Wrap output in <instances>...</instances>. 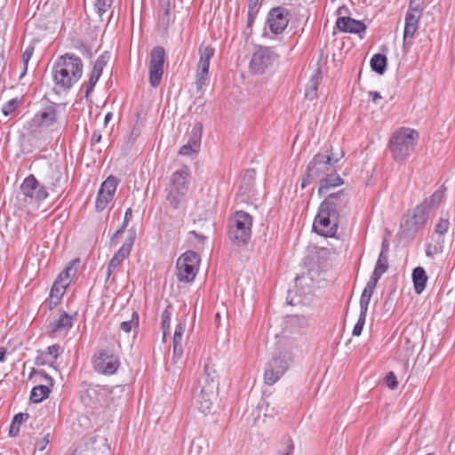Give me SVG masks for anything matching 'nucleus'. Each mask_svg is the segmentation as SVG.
<instances>
[{"mask_svg":"<svg viewBox=\"0 0 455 455\" xmlns=\"http://www.w3.org/2000/svg\"><path fill=\"white\" fill-rule=\"evenodd\" d=\"M22 194L36 201H44L48 197V192L44 185H41L33 174L24 179L20 185Z\"/></svg>","mask_w":455,"mask_h":455,"instance_id":"nucleus-15","label":"nucleus"},{"mask_svg":"<svg viewBox=\"0 0 455 455\" xmlns=\"http://www.w3.org/2000/svg\"><path fill=\"white\" fill-rule=\"evenodd\" d=\"M294 452V443L291 439H287V448L286 451L283 455H293Z\"/></svg>","mask_w":455,"mask_h":455,"instance_id":"nucleus-61","label":"nucleus"},{"mask_svg":"<svg viewBox=\"0 0 455 455\" xmlns=\"http://www.w3.org/2000/svg\"><path fill=\"white\" fill-rule=\"evenodd\" d=\"M259 11L258 10H252V9H248V12H247V17H248V20H247V27H251L252 25V23L254 22V20L258 14Z\"/></svg>","mask_w":455,"mask_h":455,"instance_id":"nucleus-58","label":"nucleus"},{"mask_svg":"<svg viewBox=\"0 0 455 455\" xmlns=\"http://www.w3.org/2000/svg\"><path fill=\"white\" fill-rule=\"evenodd\" d=\"M172 347H173L172 361L174 363H176L182 357V355H183L182 343L172 342Z\"/></svg>","mask_w":455,"mask_h":455,"instance_id":"nucleus-51","label":"nucleus"},{"mask_svg":"<svg viewBox=\"0 0 455 455\" xmlns=\"http://www.w3.org/2000/svg\"><path fill=\"white\" fill-rule=\"evenodd\" d=\"M418 139L419 133L413 129L402 127L396 131L388 143L394 160L397 163H404L413 152Z\"/></svg>","mask_w":455,"mask_h":455,"instance_id":"nucleus-3","label":"nucleus"},{"mask_svg":"<svg viewBox=\"0 0 455 455\" xmlns=\"http://www.w3.org/2000/svg\"><path fill=\"white\" fill-rule=\"evenodd\" d=\"M375 289L371 288L370 286H365L361 297H360V308H363L364 310L368 311L369 304L371 299V296L373 294Z\"/></svg>","mask_w":455,"mask_h":455,"instance_id":"nucleus-39","label":"nucleus"},{"mask_svg":"<svg viewBox=\"0 0 455 455\" xmlns=\"http://www.w3.org/2000/svg\"><path fill=\"white\" fill-rule=\"evenodd\" d=\"M339 224V214L335 212H330L321 204L315 217L312 228L319 235L324 237H333L337 233Z\"/></svg>","mask_w":455,"mask_h":455,"instance_id":"nucleus-6","label":"nucleus"},{"mask_svg":"<svg viewBox=\"0 0 455 455\" xmlns=\"http://www.w3.org/2000/svg\"><path fill=\"white\" fill-rule=\"evenodd\" d=\"M101 76L100 74L99 73H96L94 71L92 70L91 72V75H90V78H89V81L86 84V89H85V97L88 98V96L92 92L96 84L98 83L100 77Z\"/></svg>","mask_w":455,"mask_h":455,"instance_id":"nucleus-43","label":"nucleus"},{"mask_svg":"<svg viewBox=\"0 0 455 455\" xmlns=\"http://www.w3.org/2000/svg\"><path fill=\"white\" fill-rule=\"evenodd\" d=\"M73 316H71L66 311H61L59 317L50 323L49 328L51 331L54 333L68 331L73 326Z\"/></svg>","mask_w":455,"mask_h":455,"instance_id":"nucleus-22","label":"nucleus"},{"mask_svg":"<svg viewBox=\"0 0 455 455\" xmlns=\"http://www.w3.org/2000/svg\"><path fill=\"white\" fill-rule=\"evenodd\" d=\"M202 134H203V124L202 123H196L188 137V140L187 143L192 145L194 148L200 149L201 141H202Z\"/></svg>","mask_w":455,"mask_h":455,"instance_id":"nucleus-31","label":"nucleus"},{"mask_svg":"<svg viewBox=\"0 0 455 455\" xmlns=\"http://www.w3.org/2000/svg\"><path fill=\"white\" fill-rule=\"evenodd\" d=\"M380 277H381V275H378L375 272H372V274L365 286H370L371 288L375 289Z\"/></svg>","mask_w":455,"mask_h":455,"instance_id":"nucleus-56","label":"nucleus"},{"mask_svg":"<svg viewBox=\"0 0 455 455\" xmlns=\"http://www.w3.org/2000/svg\"><path fill=\"white\" fill-rule=\"evenodd\" d=\"M444 185L440 186L430 196L426 197L411 212L403 215L400 224V235L404 239H414L417 234L423 229L445 196Z\"/></svg>","mask_w":455,"mask_h":455,"instance_id":"nucleus-1","label":"nucleus"},{"mask_svg":"<svg viewBox=\"0 0 455 455\" xmlns=\"http://www.w3.org/2000/svg\"><path fill=\"white\" fill-rule=\"evenodd\" d=\"M34 53V47L28 46L25 51L22 53V63H23V68L22 71L19 76L20 79H22V77L25 76L27 71H28V62Z\"/></svg>","mask_w":455,"mask_h":455,"instance_id":"nucleus-42","label":"nucleus"},{"mask_svg":"<svg viewBox=\"0 0 455 455\" xmlns=\"http://www.w3.org/2000/svg\"><path fill=\"white\" fill-rule=\"evenodd\" d=\"M118 185V180L114 176L108 177L100 185L95 201L97 212H102L108 204L113 200Z\"/></svg>","mask_w":455,"mask_h":455,"instance_id":"nucleus-14","label":"nucleus"},{"mask_svg":"<svg viewBox=\"0 0 455 455\" xmlns=\"http://www.w3.org/2000/svg\"><path fill=\"white\" fill-rule=\"evenodd\" d=\"M252 218L243 211L235 212L228 230L231 243L236 246H244L251 236Z\"/></svg>","mask_w":455,"mask_h":455,"instance_id":"nucleus-5","label":"nucleus"},{"mask_svg":"<svg viewBox=\"0 0 455 455\" xmlns=\"http://www.w3.org/2000/svg\"><path fill=\"white\" fill-rule=\"evenodd\" d=\"M289 368L288 361L284 356H274L266 364L264 371V383L272 386L276 383Z\"/></svg>","mask_w":455,"mask_h":455,"instance_id":"nucleus-12","label":"nucleus"},{"mask_svg":"<svg viewBox=\"0 0 455 455\" xmlns=\"http://www.w3.org/2000/svg\"><path fill=\"white\" fill-rule=\"evenodd\" d=\"M419 27L411 26V25H404L403 30V47H410L413 44L414 36L418 30Z\"/></svg>","mask_w":455,"mask_h":455,"instance_id":"nucleus-35","label":"nucleus"},{"mask_svg":"<svg viewBox=\"0 0 455 455\" xmlns=\"http://www.w3.org/2000/svg\"><path fill=\"white\" fill-rule=\"evenodd\" d=\"M367 312H368L367 310H364L363 308H360V315H359L358 320H357L356 323L355 324L353 331H352L353 336L358 337L362 334L363 326L365 324Z\"/></svg>","mask_w":455,"mask_h":455,"instance_id":"nucleus-38","label":"nucleus"},{"mask_svg":"<svg viewBox=\"0 0 455 455\" xmlns=\"http://www.w3.org/2000/svg\"><path fill=\"white\" fill-rule=\"evenodd\" d=\"M200 263L199 255L193 251L181 254L176 262V277L179 282L190 283L196 278Z\"/></svg>","mask_w":455,"mask_h":455,"instance_id":"nucleus-7","label":"nucleus"},{"mask_svg":"<svg viewBox=\"0 0 455 455\" xmlns=\"http://www.w3.org/2000/svg\"><path fill=\"white\" fill-rule=\"evenodd\" d=\"M101 138H102V136H101L100 131H94L92 135V138H91V145L94 146V145L100 143L101 140Z\"/></svg>","mask_w":455,"mask_h":455,"instance_id":"nucleus-60","label":"nucleus"},{"mask_svg":"<svg viewBox=\"0 0 455 455\" xmlns=\"http://www.w3.org/2000/svg\"><path fill=\"white\" fill-rule=\"evenodd\" d=\"M28 419V413H18L16 414L12 419V425H16L18 428H20V426L22 422L26 421Z\"/></svg>","mask_w":455,"mask_h":455,"instance_id":"nucleus-54","label":"nucleus"},{"mask_svg":"<svg viewBox=\"0 0 455 455\" xmlns=\"http://www.w3.org/2000/svg\"><path fill=\"white\" fill-rule=\"evenodd\" d=\"M369 96L371 98L372 102L375 104H378L379 100L382 98L380 93L376 91L370 92Z\"/></svg>","mask_w":455,"mask_h":455,"instance_id":"nucleus-62","label":"nucleus"},{"mask_svg":"<svg viewBox=\"0 0 455 455\" xmlns=\"http://www.w3.org/2000/svg\"><path fill=\"white\" fill-rule=\"evenodd\" d=\"M450 228L449 218L441 217L437 223L435 225L434 232L438 235V238H443V236L447 233Z\"/></svg>","mask_w":455,"mask_h":455,"instance_id":"nucleus-36","label":"nucleus"},{"mask_svg":"<svg viewBox=\"0 0 455 455\" xmlns=\"http://www.w3.org/2000/svg\"><path fill=\"white\" fill-rule=\"evenodd\" d=\"M415 0H411L409 9L405 15V24L419 27L421 12L423 11L419 6H414Z\"/></svg>","mask_w":455,"mask_h":455,"instance_id":"nucleus-26","label":"nucleus"},{"mask_svg":"<svg viewBox=\"0 0 455 455\" xmlns=\"http://www.w3.org/2000/svg\"><path fill=\"white\" fill-rule=\"evenodd\" d=\"M344 184V180L333 169L323 179L319 181L318 196H323L331 188L339 187Z\"/></svg>","mask_w":455,"mask_h":455,"instance_id":"nucleus-21","label":"nucleus"},{"mask_svg":"<svg viewBox=\"0 0 455 455\" xmlns=\"http://www.w3.org/2000/svg\"><path fill=\"white\" fill-rule=\"evenodd\" d=\"M186 195V193L168 188L166 200L172 209L177 210L185 202Z\"/></svg>","mask_w":455,"mask_h":455,"instance_id":"nucleus-30","label":"nucleus"},{"mask_svg":"<svg viewBox=\"0 0 455 455\" xmlns=\"http://www.w3.org/2000/svg\"><path fill=\"white\" fill-rule=\"evenodd\" d=\"M386 385L392 390L398 387V381L395 374L393 371H389L385 378Z\"/></svg>","mask_w":455,"mask_h":455,"instance_id":"nucleus-50","label":"nucleus"},{"mask_svg":"<svg viewBox=\"0 0 455 455\" xmlns=\"http://www.w3.org/2000/svg\"><path fill=\"white\" fill-rule=\"evenodd\" d=\"M342 156L343 154L338 157L323 154L315 155L307 164V172L301 180V188H305L313 181L323 179L334 169Z\"/></svg>","mask_w":455,"mask_h":455,"instance_id":"nucleus-4","label":"nucleus"},{"mask_svg":"<svg viewBox=\"0 0 455 455\" xmlns=\"http://www.w3.org/2000/svg\"><path fill=\"white\" fill-rule=\"evenodd\" d=\"M51 393V388L46 385H38L32 388L30 392V401L33 403H39L46 399Z\"/></svg>","mask_w":455,"mask_h":455,"instance_id":"nucleus-28","label":"nucleus"},{"mask_svg":"<svg viewBox=\"0 0 455 455\" xmlns=\"http://www.w3.org/2000/svg\"><path fill=\"white\" fill-rule=\"evenodd\" d=\"M75 273L76 269H74L72 267H68L59 275L56 280L61 279V283L68 287L71 282V275H75Z\"/></svg>","mask_w":455,"mask_h":455,"instance_id":"nucleus-45","label":"nucleus"},{"mask_svg":"<svg viewBox=\"0 0 455 455\" xmlns=\"http://www.w3.org/2000/svg\"><path fill=\"white\" fill-rule=\"evenodd\" d=\"M157 15L159 25L168 28L171 24L170 0H158Z\"/></svg>","mask_w":455,"mask_h":455,"instance_id":"nucleus-24","label":"nucleus"},{"mask_svg":"<svg viewBox=\"0 0 455 455\" xmlns=\"http://www.w3.org/2000/svg\"><path fill=\"white\" fill-rule=\"evenodd\" d=\"M58 104L52 102L42 108L33 117L32 123L36 127H50L57 122Z\"/></svg>","mask_w":455,"mask_h":455,"instance_id":"nucleus-18","label":"nucleus"},{"mask_svg":"<svg viewBox=\"0 0 455 455\" xmlns=\"http://www.w3.org/2000/svg\"><path fill=\"white\" fill-rule=\"evenodd\" d=\"M50 443V434H46L42 439L38 440L36 443V449L43 451Z\"/></svg>","mask_w":455,"mask_h":455,"instance_id":"nucleus-53","label":"nucleus"},{"mask_svg":"<svg viewBox=\"0 0 455 455\" xmlns=\"http://www.w3.org/2000/svg\"><path fill=\"white\" fill-rule=\"evenodd\" d=\"M93 369L104 375H112L119 368L118 358L109 350H100L93 359Z\"/></svg>","mask_w":455,"mask_h":455,"instance_id":"nucleus-13","label":"nucleus"},{"mask_svg":"<svg viewBox=\"0 0 455 455\" xmlns=\"http://www.w3.org/2000/svg\"><path fill=\"white\" fill-rule=\"evenodd\" d=\"M190 172L188 167L177 170L170 177L169 189L188 193Z\"/></svg>","mask_w":455,"mask_h":455,"instance_id":"nucleus-19","label":"nucleus"},{"mask_svg":"<svg viewBox=\"0 0 455 455\" xmlns=\"http://www.w3.org/2000/svg\"><path fill=\"white\" fill-rule=\"evenodd\" d=\"M412 282L415 292L420 294L425 290L427 282V275L423 267H417L413 269Z\"/></svg>","mask_w":455,"mask_h":455,"instance_id":"nucleus-25","label":"nucleus"},{"mask_svg":"<svg viewBox=\"0 0 455 455\" xmlns=\"http://www.w3.org/2000/svg\"><path fill=\"white\" fill-rule=\"evenodd\" d=\"M186 323H178L175 326V331L172 338V342L182 343V337L185 331Z\"/></svg>","mask_w":455,"mask_h":455,"instance_id":"nucleus-49","label":"nucleus"},{"mask_svg":"<svg viewBox=\"0 0 455 455\" xmlns=\"http://www.w3.org/2000/svg\"><path fill=\"white\" fill-rule=\"evenodd\" d=\"M336 27L344 33L357 34L363 38L362 33L366 30L365 24L350 17H339L336 20Z\"/></svg>","mask_w":455,"mask_h":455,"instance_id":"nucleus-20","label":"nucleus"},{"mask_svg":"<svg viewBox=\"0 0 455 455\" xmlns=\"http://www.w3.org/2000/svg\"><path fill=\"white\" fill-rule=\"evenodd\" d=\"M217 390L218 384L215 383L212 379L210 381L208 386H202L200 393L195 397L196 405L200 411L204 414H207L211 411Z\"/></svg>","mask_w":455,"mask_h":455,"instance_id":"nucleus-16","label":"nucleus"},{"mask_svg":"<svg viewBox=\"0 0 455 455\" xmlns=\"http://www.w3.org/2000/svg\"><path fill=\"white\" fill-rule=\"evenodd\" d=\"M290 16V11L287 8L273 7L267 14L266 26L273 35H282L289 25Z\"/></svg>","mask_w":455,"mask_h":455,"instance_id":"nucleus-10","label":"nucleus"},{"mask_svg":"<svg viewBox=\"0 0 455 455\" xmlns=\"http://www.w3.org/2000/svg\"><path fill=\"white\" fill-rule=\"evenodd\" d=\"M278 55L273 47L257 45L251 55L249 68L251 74L262 75L276 60Z\"/></svg>","mask_w":455,"mask_h":455,"instance_id":"nucleus-8","label":"nucleus"},{"mask_svg":"<svg viewBox=\"0 0 455 455\" xmlns=\"http://www.w3.org/2000/svg\"><path fill=\"white\" fill-rule=\"evenodd\" d=\"M68 288L67 285H64L61 283L60 280H55L53 283V285L50 291V308L52 309V306H56L60 299L62 298L63 294L65 293L66 289Z\"/></svg>","mask_w":455,"mask_h":455,"instance_id":"nucleus-27","label":"nucleus"},{"mask_svg":"<svg viewBox=\"0 0 455 455\" xmlns=\"http://www.w3.org/2000/svg\"><path fill=\"white\" fill-rule=\"evenodd\" d=\"M165 60L166 52L163 46H155L151 49L148 64V82L153 88L158 87L161 84Z\"/></svg>","mask_w":455,"mask_h":455,"instance_id":"nucleus-9","label":"nucleus"},{"mask_svg":"<svg viewBox=\"0 0 455 455\" xmlns=\"http://www.w3.org/2000/svg\"><path fill=\"white\" fill-rule=\"evenodd\" d=\"M259 0H248V9L259 11Z\"/></svg>","mask_w":455,"mask_h":455,"instance_id":"nucleus-64","label":"nucleus"},{"mask_svg":"<svg viewBox=\"0 0 455 455\" xmlns=\"http://www.w3.org/2000/svg\"><path fill=\"white\" fill-rule=\"evenodd\" d=\"M60 346L52 345L47 347L48 354L53 358H58L60 355Z\"/></svg>","mask_w":455,"mask_h":455,"instance_id":"nucleus-57","label":"nucleus"},{"mask_svg":"<svg viewBox=\"0 0 455 455\" xmlns=\"http://www.w3.org/2000/svg\"><path fill=\"white\" fill-rule=\"evenodd\" d=\"M20 104V100L16 98L12 99L3 105L2 112L4 116L13 113Z\"/></svg>","mask_w":455,"mask_h":455,"instance_id":"nucleus-46","label":"nucleus"},{"mask_svg":"<svg viewBox=\"0 0 455 455\" xmlns=\"http://www.w3.org/2000/svg\"><path fill=\"white\" fill-rule=\"evenodd\" d=\"M173 314V307L168 305L162 312L161 315V328L163 332H168L171 325V319Z\"/></svg>","mask_w":455,"mask_h":455,"instance_id":"nucleus-34","label":"nucleus"},{"mask_svg":"<svg viewBox=\"0 0 455 455\" xmlns=\"http://www.w3.org/2000/svg\"><path fill=\"white\" fill-rule=\"evenodd\" d=\"M349 203V196L347 193L341 189L336 193L328 195L325 199L320 204L330 212H335L340 215V212L347 208Z\"/></svg>","mask_w":455,"mask_h":455,"instance_id":"nucleus-17","label":"nucleus"},{"mask_svg":"<svg viewBox=\"0 0 455 455\" xmlns=\"http://www.w3.org/2000/svg\"><path fill=\"white\" fill-rule=\"evenodd\" d=\"M108 60V56H107L105 53L100 55L94 62L92 71L102 75L103 68L107 65Z\"/></svg>","mask_w":455,"mask_h":455,"instance_id":"nucleus-47","label":"nucleus"},{"mask_svg":"<svg viewBox=\"0 0 455 455\" xmlns=\"http://www.w3.org/2000/svg\"><path fill=\"white\" fill-rule=\"evenodd\" d=\"M199 61L196 75V84L197 90H201L208 80L211 60L213 58L215 49L211 45L202 44L198 49Z\"/></svg>","mask_w":455,"mask_h":455,"instance_id":"nucleus-11","label":"nucleus"},{"mask_svg":"<svg viewBox=\"0 0 455 455\" xmlns=\"http://www.w3.org/2000/svg\"><path fill=\"white\" fill-rule=\"evenodd\" d=\"M135 239H136V229H135V228L132 227L128 230L126 239H125L124 243L122 244V246L125 247L126 249H128L129 251H132Z\"/></svg>","mask_w":455,"mask_h":455,"instance_id":"nucleus-48","label":"nucleus"},{"mask_svg":"<svg viewBox=\"0 0 455 455\" xmlns=\"http://www.w3.org/2000/svg\"><path fill=\"white\" fill-rule=\"evenodd\" d=\"M60 179V175L59 174V172H52L51 180L48 182L51 189H54L57 187H59Z\"/></svg>","mask_w":455,"mask_h":455,"instance_id":"nucleus-55","label":"nucleus"},{"mask_svg":"<svg viewBox=\"0 0 455 455\" xmlns=\"http://www.w3.org/2000/svg\"><path fill=\"white\" fill-rule=\"evenodd\" d=\"M114 0H96L95 9L99 16H102L113 4Z\"/></svg>","mask_w":455,"mask_h":455,"instance_id":"nucleus-44","label":"nucleus"},{"mask_svg":"<svg viewBox=\"0 0 455 455\" xmlns=\"http://www.w3.org/2000/svg\"><path fill=\"white\" fill-rule=\"evenodd\" d=\"M198 151H199V149H197V148H194V147H192V145H190V144L187 143V144L183 145V146L180 148V150H179V154H180V156H191V155H193V154H195V153H197Z\"/></svg>","mask_w":455,"mask_h":455,"instance_id":"nucleus-52","label":"nucleus"},{"mask_svg":"<svg viewBox=\"0 0 455 455\" xmlns=\"http://www.w3.org/2000/svg\"><path fill=\"white\" fill-rule=\"evenodd\" d=\"M83 69V61L75 53L58 57L52 68L53 90L57 93L69 91L82 77Z\"/></svg>","mask_w":455,"mask_h":455,"instance_id":"nucleus-2","label":"nucleus"},{"mask_svg":"<svg viewBox=\"0 0 455 455\" xmlns=\"http://www.w3.org/2000/svg\"><path fill=\"white\" fill-rule=\"evenodd\" d=\"M388 256L379 255L373 272L381 275L388 269Z\"/></svg>","mask_w":455,"mask_h":455,"instance_id":"nucleus-40","label":"nucleus"},{"mask_svg":"<svg viewBox=\"0 0 455 455\" xmlns=\"http://www.w3.org/2000/svg\"><path fill=\"white\" fill-rule=\"evenodd\" d=\"M389 242L387 238H384L381 243V249L379 255L388 256L389 253Z\"/></svg>","mask_w":455,"mask_h":455,"instance_id":"nucleus-59","label":"nucleus"},{"mask_svg":"<svg viewBox=\"0 0 455 455\" xmlns=\"http://www.w3.org/2000/svg\"><path fill=\"white\" fill-rule=\"evenodd\" d=\"M443 238H438L435 244L427 243L426 245V255L429 258H434L435 255L440 254L443 251Z\"/></svg>","mask_w":455,"mask_h":455,"instance_id":"nucleus-33","label":"nucleus"},{"mask_svg":"<svg viewBox=\"0 0 455 455\" xmlns=\"http://www.w3.org/2000/svg\"><path fill=\"white\" fill-rule=\"evenodd\" d=\"M132 209L131 208L126 209V211L124 212V221H123V224L121 226H124L126 228V227L128 225V221H129V220L132 217Z\"/></svg>","mask_w":455,"mask_h":455,"instance_id":"nucleus-63","label":"nucleus"},{"mask_svg":"<svg viewBox=\"0 0 455 455\" xmlns=\"http://www.w3.org/2000/svg\"><path fill=\"white\" fill-rule=\"evenodd\" d=\"M139 318L138 312L133 311L130 320L121 323L120 329L126 333L130 332L133 328L139 326Z\"/></svg>","mask_w":455,"mask_h":455,"instance_id":"nucleus-37","label":"nucleus"},{"mask_svg":"<svg viewBox=\"0 0 455 455\" xmlns=\"http://www.w3.org/2000/svg\"><path fill=\"white\" fill-rule=\"evenodd\" d=\"M371 69L379 75H383L387 69V58L381 53L374 54L371 59Z\"/></svg>","mask_w":455,"mask_h":455,"instance_id":"nucleus-29","label":"nucleus"},{"mask_svg":"<svg viewBox=\"0 0 455 455\" xmlns=\"http://www.w3.org/2000/svg\"><path fill=\"white\" fill-rule=\"evenodd\" d=\"M320 82V77L317 75H315L309 80L306 90H305V97L308 100H313L316 97V92L318 84Z\"/></svg>","mask_w":455,"mask_h":455,"instance_id":"nucleus-32","label":"nucleus"},{"mask_svg":"<svg viewBox=\"0 0 455 455\" xmlns=\"http://www.w3.org/2000/svg\"><path fill=\"white\" fill-rule=\"evenodd\" d=\"M130 253L131 251H129L125 247L121 246L119 248V250L115 253L113 258L108 262L107 269L108 278L112 275V273L116 269V267H119L126 258H128Z\"/></svg>","mask_w":455,"mask_h":455,"instance_id":"nucleus-23","label":"nucleus"},{"mask_svg":"<svg viewBox=\"0 0 455 455\" xmlns=\"http://www.w3.org/2000/svg\"><path fill=\"white\" fill-rule=\"evenodd\" d=\"M212 379L219 385L216 371L212 367L206 364L204 366V371L203 374V386H208Z\"/></svg>","mask_w":455,"mask_h":455,"instance_id":"nucleus-41","label":"nucleus"}]
</instances>
